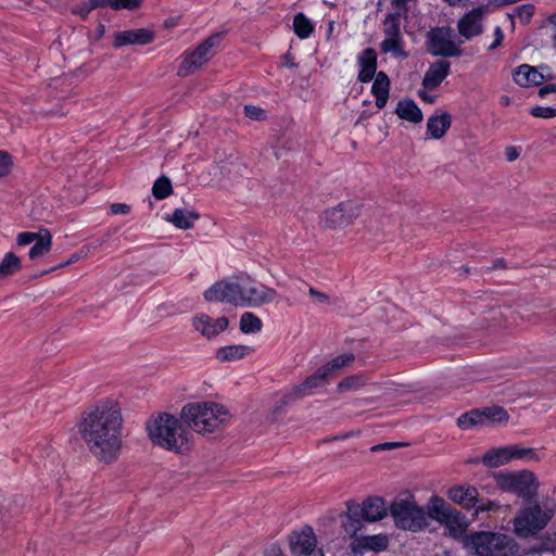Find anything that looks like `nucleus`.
<instances>
[{
    "label": "nucleus",
    "mask_w": 556,
    "mask_h": 556,
    "mask_svg": "<svg viewBox=\"0 0 556 556\" xmlns=\"http://www.w3.org/2000/svg\"><path fill=\"white\" fill-rule=\"evenodd\" d=\"M121 430V410L110 403L97 405L84 416L79 425L80 434L89 450L105 463L114 460L118 455Z\"/></svg>",
    "instance_id": "obj_1"
},
{
    "label": "nucleus",
    "mask_w": 556,
    "mask_h": 556,
    "mask_svg": "<svg viewBox=\"0 0 556 556\" xmlns=\"http://www.w3.org/2000/svg\"><path fill=\"white\" fill-rule=\"evenodd\" d=\"M181 419L197 433L206 434L225 426L230 419V413L216 402H193L182 407Z\"/></svg>",
    "instance_id": "obj_2"
},
{
    "label": "nucleus",
    "mask_w": 556,
    "mask_h": 556,
    "mask_svg": "<svg viewBox=\"0 0 556 556\" xmlns=\"http://www.w3.org/2000/svg\"><path fill=\"white\" fill-rule=\"evenodd\" d=\"M463 547L473 556H518L516 540L502 532L476 531L463 538Z\"/></svg>",
    "instance_id": "obj_3"
},
{
    "label": "nucleus",
    "mask_w": 556,
    "mask_h": 556,
    "mask_svg": "<svg viewBox=\"0 0 556 556\" xmlns=\"http://www.w3.org/2000/svg\"><path fill=\"white\" fill-rule=\"evenodd\" d=\"M150 440L168 451L182 453L189 448V432L169 414H161L147 424Z\"/></svg>",
    "instance_id": "obj_4"
},
{
    "label": "nucleus",
    "mask_w": 556,
    "mask_h": 556,
    "mask_svg": "<svg viewBox=\"0 0 556 556\" xmlns=\"http://www.w3.org/2000/svg\"><path fill=\"white\" fill-rule=\"evenodd\" d=\"M556 511L552 501L530 503L522 507L514 518V531L518 536L528 538L544 529Z\"/></svg>",
    "instance_id": "obj_5"
},
{
    "label": "nucleus",
    "mask_w": 556,
    "mask_h": 556,
    "mask_svg": "<svg viewBox=\"0 0 556 556\" xmlns=\"http://www.w3.org/2000/svg\"><path fill=\"white\" fill-rule=\"evenodd\" d=\"M390 513L400 529L419 531L427 526L426 510L409 493L397 496L390 506Z\"/></svg>",
    "instance_id": "obj_6"
},
{
    "label": "nucleus",
    "mask_w": 556,
    "mask_h": 556,
    "mask_svg": "<svg viewBox=\"0 0 556 556\" xmlns=\"http://www.w3.org/2000/svg\"><path fill=\"white\" fill-rule=\"evenodd\" d=\"M494 481L503 492L513 493L518 497L530 500L538 493L539 481L529 470L493 472Z\"/></svg>",
    "instance_id": "obj_7"
},
{
    "label": "nucleus",
    "mask_w": 556,
    "mask_h": 556,
    "mask_svg": "<svg viewBox=\"0 0 556 556\" xmlns=\"http://www.w3.org/2000/svg\"><path fill=\"white\" fill-rule=\"evenodd\" d=\"M383 39L380 42V51L394 58L406 59L408 53L404 50V38L401 33V14L389 13L383 22Z\"/></svg>",
    "instance_id": "obj_8"
},
{
    "label": "nucleus",
    "mask_w": 556,
    "mask_h": 556,
    "mask_svg": "<svg viewBox=\"0 0 556 556\" xmlns=\"http://www.w3.org/2000/svg\"><path fill=\"white\" fill-rule=\"evenodd\" d=\"M220 39L219 34L212 35L200 43L195 50L185 53L178 68V75L185 77L200 70L214 55V48L219 45Z\"/></svg>",
    "instance_id": "obj_9"
},
{
    "label": "nucleus",
    "mask_w": 556,
    "mask_h": 556,
    "mask_svg": "<svg viewBox=\"0 0 556 556\" xmlns=\"http://www.w3.org/2000/svg\"><path fill=\"white\" fill-rule=\"evenodd\" d=\"M508 420L507 412L500 406L484 407L460 415L457 425L460 429L468 430L473 427H486L496 424H505Z\"/></svg>",
    "instance_id": "obj_10"
},
{
    "label": "nucleus",
    "mask_w": 556,
    "mask_h": 556,
    "mask_svg": "<svg viewBox=\"0 0 556 556\" xmlns=\"http://www.w3.org/2000/svg\"><path fill=\"white\" fill-rule=\"evenodd\" d=\"M428 51L435 56H459L463 51L452 38V30L438 27L428 33Z\"/></svg>",
    "instance_id": "obj_11"
},
{
    "label": "nucleus",
    "mask_w": 556,
    "mask_h": 556,
    "mask_svg": "<svg viewBox=\"0 0 556 556\" xmlns=\"http://www.w3.org/2000/svg\"><path fill=\"white\" fill-rule=\"evenodd\" d=\"M277 298V291L263 283L247 280L241 282V299L239 306L258 307L273 302Z\"/></svg>",
    "instance_id": "obj_12"
},
{
    "label": "nucleus",
    "mask_w": 556,
    "mask_h": 556,
    "mask_svg": "<svg viewBox=\"0 0 556 556\" xmlns=\"http://www.w3.org/2000/svg\"><path fill=\"white\" fill-rule=\"evenodd\" d=\"M362 205L357 201H345L324 212V223L328 228H339L352 224L359 215Z\"/></svg>",
    "instance_id": "obj_13"
},
{
    "label": "nucleus",
    "mask_w": 556,
    "mask_h": 556,
    "mask_svg": "<svg viewBox=\"0 0 556 556\" xmlns=\"http://www.w3.org/2000/svg\"><path fill=\"white\" fill-rule=\"evenodd\" d=\"M208 302H226L239 306L241 299V282L219 280L204 292Z\"/></svg>",
    "instance_id": "obj_14"
},
{
    "label": "nucleus",
    "mask_w": 556,
    "mask_h": 556,
    "mask_svg": "<svg viewBox=\"0 0 556 556\" xmlns=\"http://www.w3.org/2000/svg\"><path fill=\"white\" fill-rule=\"evenodd\" d=\"M547 70V66L538 70L529 64H521L515 70L513 78L520 87L540 86L543 81L552 79V74L544 73Z\"/></svg>",
    "instance_id": "obj_15"
},
{
    "label": "nucleus",
    "mask_w": 556,
    "mask_h": 556,
    "mask_svg": "<svg viewBox=\"0 0 556 556\" xmlns=\"http://www.w3.org/2000/svg\"><path fill=\"white\" fill-rule=\"evenodd\" d=\"M289 543L292 555L307 556L315 549L317 540L313 528L305 526L301 531L291 534Z\"/></svg>",
    "instance_id": "obj_16"
},
{
    "label": "nucleus",
    "mask_w": 556,
    "mask_h": 556,
    "mask_svg": "<svg viewBox=\"0 0 556 556\" xmlns=\"http://www.w3.org/2000/svg\"><path fill=\"white\" fill-rule=\"evenodd\" d=\"M389 546V539L384 534L366 535L355 538L351 543L350 548L353 556H361L366 552H382Z\"/></svg>",
    "instance_id": "obj_17"
},
{
    "label": "nucleus",
    "mask_w": 556,
    "mask_h": 556,
    "mask_svg": "<svg viewBox=\"0 0 556 556\" xmlns=\"http://www.w3.org/2000/svg\"><path fill=\"white\" fill-rule=\"evenodd\" d=\"M192 326L202 336L211 339L223 332L228 327V319L226 317L213 319L206 314H200L193 317Z\"/></svg>",
    "instance_id": "obj_18"
},
{
    "label": "nucleus",
    "mask_w": 556,
    "mask_h": 556,
    "mask_svg": "<svg viewBox=\"0 0 556 556\" xmlns=\"http://www.w3.org/2000/svg\"><path fill=\"white\" fill-rule=\"evenodd\" d=\"M482 16V9H473L465 14L457 23L459 34L466 39L479 36L483 31Z\"/></svg>",
    "instance_id": "obj_19"
},
{
    "label": "nucleus",
    "mask_w": 556,
    "mask_h": 556,
    "mask_svg": "<svg viewBox=\"0 0 556 556\" xmlns=\"http://www.w3.org/2000/svg\"><path fill=\"white\" fill-rule=\"evenodd\" d=\"M329 376L330 375L327 372V370H325V368L321 366L287 395L288 401H293L298 397L311 394L314 389L323 387Z\"/></svg>",
    "instance_id": "obj_20"
},
{
    "label": "nucleus",
    "mask_w": 556,
    "mask_h": 556,
    "mask_svg": "<svg viewBox=\"0 0 556 556\" xmlns=\"http://www.w3.org/2000/svg\"><path fill=\"white\" fill-rule=\"evenodd\" d=\"M451 63L446 60H439L432 63L422 78V86L427 90H434L448 76Z\"/></svg>",
    "instance_id": "obj_21"
},
{
    "label": "nucleus",
    "mask_w": 556,
    "mask_h": 556,
    "mask_svg": "<svg viewBox=\"0 0 556 556\" xmlns=\"http://www.w3.org/2000/svg\"><path fill=\"white\" fill-rule=\"evenodd\" d=\"M447 496L465 509H475L479 503V492L471 485H455L448 490Z\"/></svg>",
    "instance_id": "obj_22"
},
{
    "label": "nucleus",
    "mask_w": 556,
    "mask_h": 556,
    "mask_svg": "<svg viewBox=\"0 0 556 556\" xmlns=\"http://www.w3.org/2000/svg\"><path fill=\"white\" fill-rule=\"evenodd\" d=\"M358 80L369 83L377 75V53L372 48H366L357 55Z\"/></svg>",
    "instance_id": "obj_23"
},
{
    "label": "nucleus",
    "mask_w": 556,
    "mask_h": 556,
    "mask_svg": "<svg viewBox=\"0 0 556 556\" xmlns=\"http://www.w3.org/2000/svg\"><path fill=\"white\" fill-rule=\"evenodd\" d=\"M387 504L382 497L369 496L359 506V514L363 520L375 522L387 516Z\"/></svg>",
    "instance_id": "obj_24"
},
{
    "label": "nucleus",
    "mask_w": 556,
    "mask_h": 556,
    "mask_svg": "<svg viewBox=\"0 0 556 556\" xmlns=\"http://www.w3.org/2000/svg\"><path fill=\"white\" fill-rule=\"evenodd\" d=\"M153 40V34L146 28L118 31L114 36V46L147 45Z\"/></svg>",
    "instance_id": "obj_25"
},
{
    "label": "nucleus",
    "mask_w": 556,
    "mask_h": 556,
    "mask_svg": "<svg viewBox=\"0 0 556 556\" xmlns=\"http://www.w3.org/2000/svg\"><path fill=\"white\" fill-rule=\"evenodd\" d=\"M390 91V79L384 72H379L375 76L371 93L376 98V106L383 109L387 105Z\"/></svg>",
    "instance_id": "obj_26"
},
{
    "label": "nucleus",
    "mask_w": 556,
    "mask_h": 556,
    "mask_svg": "<svg viewBox=\"0 0 556 556\" xmlns=\"http://www.w3.org/2000/svg\"><path fill=\"white\" fill-rule=\"evenodd\" d=\"M346 514L342 519V527L346 534L355 536L356 533L362 529V517L359 518V505L351 502L346 505Z\"/></svg>",
    "instance_id": "obj_27"
},
{
    "label": "nucleus",
    "mask_w": 556,
    "mask_h": 556,
    "mask_svg": "<svg viewBox=\"0 0 556 556\" xmlns=\"http://www.w3.org/2000/svg\"><path fill=\"white\" fill-rule=\"evenodd\" d=\"M452 118L446 112L432 115L427 121V131L432 139H441L451 127Z\"/></svg>",
    "instance_id": "obj_28"
},
{
    "label": "nucleus",
    "mask_w": 556,
    "mask_h": 556,
    "mask_svg": "<svg viewBox=\"0 0 556 556\" xmlns=\"http://www.w3.org/2000/svg\"><path fill=\"white\" fill-rule=\"evenodd\" d=\"M448 530L450 534L455 539H462L466 536L467 521L463 514L453 509L447 517L441 522Z\"/></svg>",
    "instance_id": "obj_29"
},
{
    "label": "nucleus",
    "mask_w": 556,
    "mask_h": 556,
    "mask_svg": "<svg viewBox=\"0 0 556 556\" xmlns=\"http://www.w3.org/2000/svg\"><path fill=\"white\" fill-rule=\"evenodd\" d=\"M395 113L400 118L414 124L420 123L424 118L421 110L412 99L400 101L395 109Z\"/></svg>",
    "instance_id": "obj_30"
},
{
    "label": "nucleus",
    "mask_w": 556,
    "mask_h": 556,
    "mask_svg": "<svg viewBox=\"0 0 556 556\" xmlns=\"http://www.w3.org/2000/svg\"><path fill=\"white\" fill-rule=\"evenodd\" d=\"M453 511V508L441 497L431 496L427 505V519L431 518L438 522H442L447 515Z\"/></svg>",
    "instance_id": "obj_31"
},
{
    "label": "nucleus",
    "mask_w": 556,
    "mask_h": 556,
    "mask_svg": "<svg viewBox=\"0 0 556 556\" xmlns=\"http://www.w3.org/2000/svg\"><path fill=\"white\" fill-rule=\"evenodd\" d=\"M482 464L489 468H496L510 462L509 446L493 447L484 453Z\"/></svg>",
    "instance_id": "obj_32"
},
{
    "label": "nucleus",
    "mask_w": 556,
    "mask_h": 556,
    "mask_svg": "<svg viewBox=\"0 0 556 556\" xmlns=\"http://www.w3.org/2000/svg\"><path fill=\"white\" fill-rule=\"evenodd\" d=\"M200 218V215L195 211L187 208H176L172 217L168 219L175 227L179 229H190L194 223Z\"/></svg>",
    "instance_id": "obj_33"
},
{
    "label": "nucleus",
    "mask_w": 556,
    "mask_h": 556,
    "mask_svg": "<svg viewBox=\"0 0 556 556\" xmlns=\"http://www.w3.org/2000/svg\"><path fill=\"white\" fill-rule=\"evenodd\" d=\"M251 351L248 345H226L217 349L216 358L219 362H233L243 358Z\"/></svg>",
    "instance_id": "obj_34"
},
{
    "label": "nucleus",
    "mask_w": 556,
    "mask_h": 556,
    "mask_svg": "<svg viewBox=\"0 0 556 556\" xmlns=\"http://www.w3.org/2000/svg\"><path fill=\"white\" fill-rule=\"evenodd\" d=\"M293 30L300 39H307L315 30V24L304 13H296L293 17Z\"/></svg>",
    "instance_id": "obj_35"
},
{
    "label": "nucleus",
    "mask_w": 556,
    "mask_h": 556,
    "mask_svg": "<svg viewBox=\"0 0 556 556\" xmlns=\"http://www.w3.org/2000/svg\"><path fill=\"white\" fill-rule=\"evenodd\" d=\"M21 268V261L13 252L4 254L0 262V280L12 276Z\"/></svg>",
    "instance_id": "obj_36"
},
{
    "label": "nucleus",
    "mask_w": 556,
    "mask_h": 556,
    "mask_svg": "<svg viewBox=\"0 0 556 556\" xmlns=\"http://www.w3.org/2000/svg\"><path fill=\"white\" fill-rule=\"evenodd\" d=\"M52 244L51 235L47 231L43 236H38L34 241V245L30 248L28 252V256L31 260H36L47 252H49Z\"/></svg>",
    "instance_id": "obj_37"
},
{
    "label": "nucleus",
    "mask_w": 556,
    "mask_h": 556,
    "mask_svg": "<svg viewBox=\"0 0 556 556\" xmlns=\"http://www.w3.org/2000/svg\"><path fill=\"white\" fill-rule=\"evenodd\" d=\"M262 320L253 313L245 312L240 317V330L243 333H255L261 331Z\"/></svg>",
    "instance_id": "obj_38"
},
{
    "label": "nucleus",
    "mask_w": 556,
    "mask_h": 556,
    "mask_svg": "<svg viewBox=\"0 0 556 556\" xmlns=\"http://www.w3.org/2000/svg\"><path fill=\"white\" fill-rule=\"evenodd\" d=\"M353 361H354L353 354H351V353L341 354V355L332 358L330 362L325 364L323 367L325 368V370H327V372L329 375H331L332 372H334L343 367L349 366Z\"/></svg>",
    "instance_id": "obj_39"
},
{
    "label": "nucleus",
    "mask_w": 556,
    "mask_h": 556,
    "mask_svg": "<svg viewBox=\"0 0 556 556\" xmlns=\"http://www.w3.org/2000/svg\"><path fill=\"white\" fill-rule=\"evenodd\" d=\"M172 191L170 180L166 177L157 178L152 188L153 195L159 200L167 198Z\"/></svg>",
    "instance_id": "obj_40"
},
{
    "label": "nucleus",
    "mask_w": 556,
    "mask_h": 556,
    "mask_svg": "<svg viewBox=\"0 0 556 556\" xmlns=\"http://www.w3.org/2000/svg\"><path fill=\"white\" fill-rule=\"evenodd\" d=\"M535 11V7L532 3H525L514 9L511 17H517L520 23L528 24Z\"/></svg>",
    "instance_id": "obj_41"
},
{
    "label": "nucleus",
    "mask_w": 556,
    "mask_h": 556,
    "mask_svg": "<svg viewBox=\"0 0 556 556\" xmlns=\"http://www.w3.org/2000/svg\"><path fill=\"white\" fill-rule=\"evenodd\" d=\"M509 446V455L510 460L513 459H538L536 454L533 448L520 447L518 445H508Z\"/></svg>",
    "instance_id": "obj_42"
},
{
    "label": "nucleus",
    "mask_w": 556,
    "mask_h": 556,
    "mask_svg": "<svg viewBox=\"0 0 556 556\" xmlns=\"http://www.w3.org/2000/svg\"><path fill=\"white\" fill-rule=\"evenodd\" d=\"M365 384V379L363 376L354 375L346 377L342 381L339 382L338 389L340 391H348V390H357L362 386Z\"/></svg>",
    "instance_id": "obj_43"
},
{
    "label": "nucleus",
    "mask_w": 556,
    "mask_h": 556,
    "mask_svg": "<svg viewBox=\"0 0 556 556\" xmlns=\"http://www.w3.org/2000/svg\"><path fill=\"white\" fill-rule=\"evenodd\" d=\"M244 114L253 121H264L267 116L266 111L256 105H245Z\"/></svg>",
    "instance_id": "obj_44"
},
{
    "label": "nucleus",
    "mask_w": 556,
    "mask_h": 556,
    "mask_svg": "<svg viewBox=\"0 0 556 556\" xmlns=\"http://www.w3.org/2000/svg\"><path fill=\"white\" fill-rule=\"evenodd\" d=\"M530 114L538 118H552L556 116V109L551 106L532 108Z\"/></svg>",
    "instance_id": "obj_45"
},
{
    "label": "nucleus",
    "mask_w": 556,
    "mask_h": 556,
    "mask_svg": "<svg viewBox=\"0 0 556 556\" xmlns=\"http://www.w3.org/2000/svg\"><path fill=\"white\" fill-rule=\"evenodd\" d=\"M12 167V157L8 152L0 151V177L8 175Z\"/></svg>",
    "instance_id": "obj_46"
},
{
    "label": "nucleus",
    "mask_w": 556,
    "mask_h": 556,
    "mask_svg": "<svg viewBox=\"0 0 556 556\" xmlns=\"http://www.w3.org/2000/svg\"><path fill=\"white\" fill-rule=\"evenodd\" d=\"M143 0H115L113 4V10H134L138 8Z\"/></svg>",
    "instance_id": "obj_47"
},
{
    "label": "nucleus",
    "mask_w": 556,
    "mask_h": 556,
    "mask_svg": "<svg viewBox=\"0 0 556 556\" xmlns=\"http://www.w3.org/2000/svg\"><path fill=\"white\" fill-rule=\"evenodd\" d=\"M38 235L35 232H21L16 238L18 245L24 247L33 243L37 239Z\"/></svg>",
    "instance_id": "obj_48"
},
{
    "label": "nucleus",
    "mask_w": 556,
    "mask_h": 556,
    "mask_svg": "<svg viewBox=\"0 0 556 556\" xmlns=\"http://www.w3.org/2000/svg\"><path fill=\"white\" fill-rule=\"evenodd\" d=\"M309 295L314 296L318 304L327 305L330 304V296L327 293L319 292L315 288L309 287Z\"/></svg>",
    "instance_id": "obj_49"
},
{
    "label": "nucleus",
    "mask_w": 556,
    "mask_h": 556,
    "mask_svg": "<svg viewBox=\"0 0 556 556\" xmlns=\"http://www.w3.org/2000/svg\"><path fill=\"white\" fill-rule=\"evenodd\" d=\"M114 1L115 0H89L87 12L93 9L104 7H110L111 9H113Z\"/></svg>",
    "instance_id": "obj_50"
},
{
    "label": "nucleus",
    "mask_w": 556,
    "mask_h": 556,
    "mask_svg": "<svg viewBox=\"0 0 556 556\" xmlns=\"http://www.w3.org/2000/svg\"><path fill=\"white\" fill-rule=\"evenodd\" d=\"M496 507H498V505L495 502L488 501L486 503H484V502L479 500V503L475 507V511H476V514H478V513H481V511L493 510Z\"/></svg>",
    "instance_id": "obj_51"
},
{
    "label": "nucleus",
    "mask_w": 556,
    "mask_h": 556,
    "mask_svg": "<svg viewBox=\"0 0 556 556\" xmlns=\"http://www.w3.org/2000/svg\"><path fill=\"white\" fill-rule=\"evenodd\" d=\"M504 38V33L500 26H496L494 29V41L489 46V50H494L498 46H501Z\"/></svg>",
    "instance_id": "obj_52"
},
{
    "label": "nucleus",
    "mask_w": 556,
    "mask_h": 556,
    "mask_svg": "<svg viewBox=\"0 0 556 556\" xmlns=\"http://www.w3.org/2000/svg\"><path fill=\"white\" fill-rule=\"evenodd\" d=\"M129 210L130 207L125 203H114L110 207L112 214H127Z\"/></svg>",
    "instance_id": "obj_53"
},
{
    "label": "nucleus",
    "mask_w": 556,
    "mask_h": 556,
    "mask_svg": "<svg viewBox=\"0 0 556 556\" xmlns=\"http://www.w3.org/2000/svg\"><path fill=\"white\" fill-rule=\"evenodd\" d=\"M547 22L552 26V30H553V34H552V37H551L552 38V43H553L554 47H556V13L551 14L547 17Z\"/></svg>",
    "instance_id": "obj_54"
},
{
    "label": "nucleus",
    "mask_w": 556,
    "mask_h": 556,
    "mask_svg": "<svg viewBox=\"0 0 556 556\" xmlns=\"http://www.w3.org/2000/svg\"><path fill=\"white\" fill-rule=\"evenodd\" d=\"M505 154L506 159L513 162L519 156V150L516 147H508L506 148Z\"/></svg>",
    "instance_id": "obj_55"
},
{
    "label": "nucleus",
    "mask_w": 556,
    "mask_h": 556,
    "mask_svg": "<svg viewBox=\"0 0 556 556\" xmlns=\"http://www.w3.org/2000/svg\"><path fill=\"white\" fill-rule=\"evenodd\" d=\"M402 445L401 443H397V442H388V443H383V444H378V445H375L371 450L372 451H378V450H390V448H394V447H397Z\"/></svg>",
    "instance_id": "obj_56"
},
{
    "label": "nucleus",
    "mask_w": 556,
    "mask_h": 556,
    "mask_svg": "<svg viewBox=\"0 0 556 556\" xmlns=\"http://www.w3.org/2000/svg\"><path fill=\"white\" fill-rule=\"evenodd\" d=\"M556 92V84H548L540 89L539 93L544 97L547 93Z\"/></svg>",
    "instance_id": "obj_57"
},
{
    "label": "nucleus",
    "mask_w": 556,
    "mask_h": 556,
    "mask_svg": "<svg viewBox=\"0 0 556 556\" xmlns=\"http://www.w3.org/2000/svg\"><path fill=\"white\" fill-rule=\"evenodd\" d=\"M418 97H419L422 101H425V102H427V103H433V102H434V99H435L433 96L429 94L426 90H419V91H418Z\"/></svg>",
    "instance_id": "obj_58"
},
{
    "label": "nucleus",
    "mask_w": 556,
    "mask_h": 556,
    "mask_svg": "<svg viewBox=\"0 0 556 556\" xmlns=\"http://www.w3.org/2000/svg\"><path fill=\"white\" fill-rule=\"evenodd\" d=\"M502 267H504V261H503V260H497V261L493 264V266H492V268H491V269H497V268H502Z\"/></svg>",
    "instance_id": "obj_59"
},
{
    "label": "nucleus",
    "mask_w": 556,
    "mask_h": 556,
    "mask_svg": "<svg viewBox=\"0 0 556 556\" xmlns=\"http://www.w3.org/2000/svg\"><path fill=\"white\" fill-rule=\"evenodd\" d=\"M450 5H457L462 0H444Z\"/></svg>",
    "instance_id": "obj_60"
},
{
    "label": "nucleus",
    "mask_w": 556,
    "mask_h": 556,
    "mask_svg": "<svg viewBox=\"0 0 556 556\" xmlns=\"http://www.w3.org/2000/svg\"><path fill=\"white\" fill-rule=\"evenodd\" d=\"M72 261H75V257H72V260H68V261H67V264H71V263H72Z\"/></svg>",
    "instance_id": "obj_61"
},
{
    "label": "nucleus",
    "mask_w": 556,
    "mask_h": 556,
    "mask_svg": "<svg viewBox=\"0 0 556 556\" xmlns=\"http://www.w3.org/2000/svg\"><path fill=\"white\" fill-rule=\"evenodd\" d=\"M72 261H75V257H72V260H68V261H67V264H71V263H72Z\"/></svg>",
    "instance_id": "obj_62"
},
{
    "label": "nucleus",
    "mask_w": 556,
    "mask_h": 556,
    "mask_svg": "<svg viewBox=\"0 0 556 556\" xmlns=\"http://www.w3.org/2000/svg\"><path fill=\"white\" fill-rule=\"evenodd\" d=\"M72 261H75V257H72V260H68V261H67V264H71V263H72Z\"/></svg>",
    "instance_id": "obj_63"
},
{
    "label": "nucleus",
    "mask_w": 556,
    "mask_h": 556,
    "mask_svg": "<svg viewBox=\"0 0 556 556\" xmlns=\"http://www.w3.org/2000/svg\"><path fill=\"white\" fill-rule=\"evenodd\" d=\"M508 102V98H505V100H503V103H507Z\"/></svg>",
    "instance_id": "obj_64"
}]
</instances>
